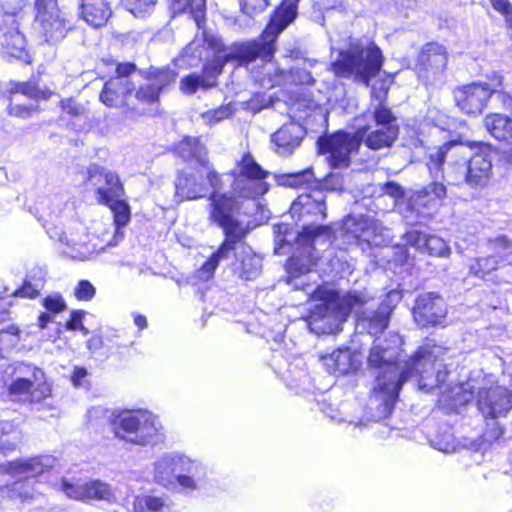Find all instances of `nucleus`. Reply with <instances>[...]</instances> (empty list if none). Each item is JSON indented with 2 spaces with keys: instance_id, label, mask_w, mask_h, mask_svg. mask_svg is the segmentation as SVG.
Listing matches in <instances>:
<instances>
[{
  "instance_id": "nucleus-1",
  "label": "nucleus",
  "mask_w": 512,
  "mask_h": 512,
  "mask_svg": "<svg viewBox=\"0 0 512 512\" xmlns=\"http://www.w3.org/2000/svg\"><path fill=\"white\" fill-rule=\"evenodd\" d=\"M401 338L389 334V338H376L370 349L368 364L377 370L370 407L376 408L373 420L386 418L392 411L399 391L410 378H417L421 390L429 392L446 381L449 373L446 355L449 349L426 344L409 360L401 361Z\"/></svg>"
},
{
  "instance_id": "nucleus-2",
  "label": "nucleus",
  "mask_w": 512,
  "mask_h": 512,
  "mask_svg": "<svg viewBox=\"0 0 512 512\" xmlns=\"http://www.w3.org/2000/svg\"><path fill=\"white\" fill-rule=\"evenodd\" d=\"M479 144L480 150L474 154H467V149L462 145H452L451 150L458 158L448 163L445 172L443 164L446 153L442 148L431 153L427 163L431 176L435 180L440 176L451 185H467L474 189L487 186L492 177V146L485 143ZM445 196L444 184L434 181L416 191L414 200L419 205L428 207Z\"/></svg>"
},
{
  "instance_id": "nucleus-3",
  "label": "nucleus",
  "mask_w": 512,
  "mask_h": 512,
  "mask_svg": "<svg viewBox=\"0 0 512 512\" xmlns=\"http://www.w3.org/2000/svg\"><path fill=\"white\" fill-rule=\"evenodd\" d=\"M400 300L401 294L397 291H390L381 304L362 292H349L337 301L321 305L319 314H312L308 325L316 334H329L354 311L357 317L356 329L361 333L377 335L388 327L391 312Z\"/></svg>"
},
{
  "instance_id": "nucleus-4",
  "label": "nucleus",
  "mask_w": 512,
  "mask_h": 512,
  "mask_svg": "<svg viewBox=\"0 0 512 512\" xmlns=\"http://www.w3.org/2000/svg\"><path fill=\"white\" fill-rule=\"evenodd\" d=\"M20 439V431L13 422L0 421V473H7L15 478L13 483L1 488V495L3 498L23 503L35 497L33 479L52 468L56 459L44 455L5 463L4 457L16 448Z\"/></svg>"
},
{
  "instance_id": "nucleus-5",
  "label": "nucleus",
  "mask_w": 512,
  "mask_h": 512,
  "mask_svg": "<svg viewBox=\"0 0 512 512\" xmlns=\"http://www.w3.org/2000/svg\"><path fill=\"white\" fill-rule=\"evenodd\" d=\"M209 201V220L223 230L225 239L198 270V278L204 281L213 276L221 261L229 259L231 255H239L236 251L249 233L241 218V204L237 200L227 194L214 193L210 195Z\"/></svg>"
},
{
  "instance_id": "nucleus-6",
  "label": "nucleus",
  "mask_w": 512,
  "mask_h": 512,
  "mask_svg": "<svg viewBox=\"0 0 512 512\" xmlns=\"http://www.w3.org/2000/svg\"><path fill=\"white\" fill-rule=\"evenodd\" d=\"M270 175L252 157L250 153L243 155L237 164V169L231 174L219 175L216 171H209L207 180L214 189L213 193L227 194L241 204V218L248 212L240 198L256 199L269 190L266 182Z\"/></svg>"
},
{
  "instance_id": "nucleus-7",
  "label": "nucleus",
  "mask_w": 512,
  "mask_h": 512,
  "mask_svg": "<svg viewBox=\"0 0 512 512\" xmlns=\"http://www.w3.org/2000/svg\"><path fill=\"white\" fill-rule=\"evenodd\" d=\"M299 1L283 0L257 39L235 45L233 51L235 58L246 64L260 59L261 62L268 65L275 53L276 39L297 16Z\"/></svg>"
},
{
  "instance_id": "nucleus-8",
  "label": "nucleus",
  "mask_w": 512,
  "mask_h": 512,
  "mask_svg": "<svg viewBox=\"0 0 512 512\" xmlns=\"http://www.w3.org/2000/svg\"><path fill=\"white\" fill-rule=\"evenodd\" d=\"M301 229L294 230L285 223L274 226V253L284 255L293 252L286 264L288 284H293V281L309 272L312 265L316 264L313 260V250H316V245L322 240L314 234L304 233V228Z\"/></svg>"
},
{
  "instance_id": "nucleus-9",
  "label": "nucleus",
  "mask_w": 512,
  "mask_h": 512,
  "mask_svg": "<svg viewBox=\"0 0 512 512\" xmlns=\"http://www.w3.org/2000/svg\"><path fill=\"white\" fill-rule=\"evenodd\" d=\"M382 64V51L375 43L353 40L347 49L340 50L339 57L331 66L336 76L368 86L380 72Z\"/></svg>"
},
{
  "instance_id": "nucleus-10",
  "label": "nucleus",
  "mask_w": 512,
  "mask_h": 512,
  "mask_svg": "<svg viewBox=\"0 0 512 512\" xmlns=\"http://www.w3.org/2000/svg\"><path fill=\"white\" fill-rule=\"evenodd\" d=\"M66 210H69L68 205H65L63 210L50 211L47 215H42L40 220H43V226L46 232L53 240H57L64 246L63 252L72 259L84 261L91 259L99 251L96 245L91 243L89 234L83 223L78 220H70L63 222L62 218Z\"/></svg>"
},
{
  "instance_id": "nucleus-11",
  "label": "nucleus",
  "mask_w": 512,
  "mask_h": 512,
  "mask_svg": "<svg viewBox=\"0 0 512 512\" xmlns=\"http://www.w3.org/2000/svg\"><path fill=\"white\" fill-rule=\"evenodd\" d=\"M355 133L359 144L378 151L390 148L399 135L398 119L389 107L378 106L372 113L355 119Z\"/></svg>"
},
{
  "instance_id": "nucleus-12",
  "label": "nucleus",
  "mask_w": 512,
  "mask_h": 512,
  "mask_svg": "<svg viewBox=\"0 0 512 512\" xmlns=\"http://www.w3.org/2000/svg\"><path fill=\"white\" fill-rule=\"evenodd\" d=\"M112 425L116 437L134 445L155 444L162 436L158 417L147 410L121 412L114 417Z\"/></svg>"
},
{
  "instance_id": "nucleus-13",
  "label": "nucleus",
  "mask_w": 512,
  "mask_h": 512,
  "mask_svg": "<svg viewBox=\"0 0 512 512\" xmlns=\"http://www.w3.org/2000/svg\"><path fill=\"white\" fill-rule=\"evenodd\" d=\"M326 195L321 189H314L308 193L299 195L291 204L290 213L292 218L302 223L304 233L315 236L330 242L332 230L329 226L318 224L326 218Z\"/></svg>"
},
{
  "instance_id": "nucleus-14",
  "label": "nucleus",
  "mask_w": 512,
  "mask_h": 512,
  "mask_svg": "<svg viewBox=\"0 0 512 512\" xmlns=\"http://www.w3.org/2000/svg\"><path fill=\"white\" fill-rule=\"evenodd\" d=\"M503 78L498 72L487 75V81H477L464 85L455 92V100L459 109L467 115H478L486 107L489 98L497 94L507 100L506 95L501 94Z\"/></svg>"
},
{
  "instance_id": "nucleus-15",
  "label": "nucleus",
  "mask_w": 512,
  "mask_h": 512,
  "mask_svg": "<svg viewBox=\"0 0 512 512\" xmlns=\"http://www.w3.org/2000/svg\"><path fill=\"white\" fill-rule=\"evenodd\" d=\"M0 365V376L7 379V387L11 394H24L32 391L33 399L40 400L49 395L44 372L25 362H15L3 369Z\"/></svg>"
},
{
  "instance_id": "nucleus-16",
  "label": "nucleus",
  "mask_w": 512,
  "mask_h": 512,
  "mask_svg": "<svg viewBox=\"0 0 512 512\" xmlns=\"http://www.w3.org/2000/svg\"><path fill=\"white\" fill-rule=\"evenodd\" d=\"M340 237L343 239V244L348 246L361 245V243L382 246L390 243V230L368 216L349 215L343 220Z\"/></svg>"
},
{
  "instance_id": "nucleus-17",
  "label": "nucleus",
  "mask_w": 512,
  "mask_h": 512,
  "mask_svg": "<svg viewBox=\"0 0 512 512\" xmlns=\"http://www.w3.org/2000/svg\"><path fill=\"white\" fill-rule=\"evenodd\" d=\"M134 63H119L116 67V75L111 77L100 93V100L108 107L119 105L133 106L132 98L135 90V83L131 76L136 72Z\"/></svg>"
},
{
  "instance_id": "nucleus-18",
  "label": "nucleus",
  "mask_w": 512,
  "mask_h": 512,
  "mask_svg": "<svg viewBox=\"0 0 512 512\" xmlns=\"http://www.w3.org/2000/svg\"><path fill=\"white\" fill-rule=\"evenodd\" d=\"M35 8V28L45 40L52 43L62 40L71 29V23L66 21L56 4L51 0H36Z\"/></svg>"
},
{
  "instance_id": "nucleus-19",
  "label": "nucleus",
  "mask_w": 512,
  "mask_h": 512,
  "mask_svg": "<svg viewBox=\"0 0 512 512\" xmlns=\"http://www.w3.org/2000/svg\"><path fill=\"white\" fill-rule=\"evenodd\" d=\"M320 153L328 154V161L333 168L347 167L350 155L360 146L356 133L338 131L317 141Z\"/></svg>"
},
{
  "instance_id": "nucleus-20",
  "label": "nucleus",
  "mask_w": 512,
  "mask_h": 512,
  "mask_svg": "<svg viewBox=\"0 0 512 512\" xmlns=\"http://www.w3.org/2000/svg\"><path fill=\"white\" fill-rule=\"evenodd\" d=\"M53 94L52 90L46 86H40L35 80L31 79L27 82L15 83L10 90V103L8 112L12 116L26 119L31 116L32 112L36 110L37 105L34 103H22L23 96L30 100H46Z\"/></svg>"
},
{
  "instance_id": "nucleus-21",
  "label": "nucleus",
  "mask_w": 512,
  "mask_h": 512,
  "mask_svg": "<svg viewBox=\"0 0 512 512\" xmlns=\"http://www.w3.org/2000/svg\"><path fill=\"white\" fill-rule=\"evenodd\" d=\"M447 315V305L439 293L425 292L416 298L413 317L418 326L426 328L440 325Z\"/></svg>"
},
{
  "instance_id": "nucleus-22",
  "label": "nucleus",
  "mask_w": 512,
  "mask_h": 512,
  "mask_svg": "<svg viewBox=\"0 0 512 512\" xmlns=\"http://www.w3.org/2000/svg\"><path fill=\"white\" fill-rule=\"evenodd\" d=\"M140 73L147 83L139 87L134 97L143 105L157 103L160 93L176 79L175 71L168 67H150Z\"/></svg>"
},
{
  "instance_id": "nucleus-23",
  "label": "nucleus",
  "mask_w": 512,
  "mask_h": 512,
  "mask_svg": "<svg viewBox=\"0 0 512 512\" xmlns=\"http://www.w3.org/2000/svg\"><path fill=\"white\" fill-rule=\"evenodd\" d=\"M476 403L479 412L485 418L497 419L504 417L512 408V393L502 386L480 388Z\"/></svg>"
},
{
  "instance_id": "nucleus-24",
  "label": "nucleus",
  "mask_w": 512,
  "mask_h": 512,
  "mask_svg": "<svg viewBox=\"0 0 512 512\" xmlns=\"http://www.w3.org/2000/svg\"><path fill=\"white\" fill-rule=\"evenodd\" d=\"M61 490L67 497L79 501L96 500L112 504L117 500L111 486L101 480L72 483L63 479L61 481Z\"/></svg>"
},
{
  "instance_id": "nucleus-25",
  "label": "nucleus",
  "mask_w": 512,
  "mask_h": 512,
  "mask_svg": "<svg viewBox=\"0 0 512 512\" xmlns=\"http://www.w3.org/2000/svg\"><path fill=\"white\" fill-rule=\"evenodd\" d=\"M447 51L438 43H427L421 49L418 56L416 71L418 77L425 83H431L437 79L447 65Z\"/></svg>"
},
{
  "instance_id": "nucleus-26",
  "label": "nucleus",
  "mask_w": 512,
  "mask_h": 512,
  "mask_svg": "<svg viewBox=\"0 0 512 512\" xmlns=\"http://www.w3.org/2000/svg\"><path fill=\"white\" fill-rule=\"evenodd\" d=\"M88 182L95 188L100 203L106 205L123 196V186L116 173L97 165L88 170Z\"/></svg>"
},
{
  "instance_id": "nucleus-27",
  "label": "nucleus",
  "mask_w": 512,
  "mask_h": 512,
  "mask_svg": "<svg viewBox=\"0 0 512 512\" xmlns=\"http://www.w3.org/2000/svg\"><path fill=\"white\" fill-rule=\"evenodd\" d=\"M207 475V467L201 460L178 453L176 483L182 490L193 492L200 489Z\"/></svg>"
},
{
  "instance_id": "nucleus-28",
  "label": "nucleus",
  "mask_w": 512,
  "mask_h": 512,
  "mask_svg": "<svg viewBox=\"0 0 512 512\" xmlns=\"http://www.w3.org/2000/svg\"><path fill=\"white\" fill-rule=\"evenodd\" d=\"M225 61L221 56H215L206 63L201 74L192 73L181 79L180 88L185 94H194L199 88L208 89L216 86Z\"/></svg>"
},
{
  "instance_id": "nucleus-29",
  "label": "nucleus",
  "mask_w": 512,
  "mask_h": 512,
  "mask_svg": "<svg viewBox=\"0 0 512 512\" xmlns=\"http://www.w3.org/2000/svg\"><path fill=\"white\" fill-rule=\"evenodd\" d=\"M45 283V272L41 268H34L27 275L23 285L11 291L10 288L0 281V300L6 296L20 298H35L43 289ZM9 313L6 309L0 308V323L8 319Z\"/></svg>"
},
{
  "instance_id": "nucleus-30",
  "label": "nucleus",
  "mask_w": 512,
  "mask_h": 512,
  "mask_svg": "<svg viewBox=\"0 0 512 512\" xmlns=\"http://www.w3.org/2000/svg\"><path fill=\"white\" fill-rule=\"evenodd\" d=\"M1 22L11 26L0 35L3 52L16 59H25L27 57V42L24 35L19 31L17 16L15 14H5Z\"/></svg>"
},
{
  "instance_id": "nucleus-31",
  "label": "nucleus",
  "mask_w": 512,
  "mask_h": 512,
  "mask_svg": "<svg viewBox=\"0 0 512 512\" xmlns=\"http://www.w3.org/2000/svg\"><path fill=\"white\" fill-rule=\"evenodd\" d=\"M489 245L495 254L487 257L476 258L469 265L470 274L481 279H484L489 273L498 268L500 261H503L502 251H506L511 248V242L505 236H499L490 240Z\"/></svg>"
},
{
  "instance_id": "nucleus-32",
  "label": "nucleus",
  "mask_w": 512,
  "mask_h": 512,
  "mask_svg": "<svg viewBox=\"0 0 512 512\" xmlns=\"http://www.w3.org/2000/svg\"><path fill=\"white\" fill-rule=\"evenodd\" d=\"M305 134L304 127L299 123L284 124L271 136L275 152L281 156L291 155L301 145Z\"/></svg>"
},
{
  "instance_id": "nucleus-33",
  "label": "nucleus",
  "mask_w": 512,
  "mask_h": 512,
  "mask_svg": "<svg viewBox=\"0 0 512 512\" xmlns=\"http://www.w3.org/2000/svg\"><path fill=\"white\" fill-rule=\"evenodd\" d=\"M324 368L328 373L341 376L356 371L360 366L358 355L350 348L338 349L322 357Z\"/></svg>"
},
{
  "instance_id": "nucleus-34",
  "label": "nucleus",
  "mask_w": 512,
  "mask_h": 512,
  "mask_svg": "<svg viewBox=\"0 0 512 512\" xmlns=\"http://www.w3.org/2000/svg\"><path fill=\"white\" fill-rule=\"evenodd\" d=\"M207 191L204 182L193 174L180 172L175 180L174 197L177 202L204 197Z\"/></svg>"
},
{
  "instance_id": "nucleus-35",
  "label": "nucleus",
  "mask_w": 512,
  "mask_h": 512,
  "mask_svg": "<svg viewBox=\"0 0 512 512\" xmlns=\"http://www.w3.org/2000/svg\"><path fill=\"white\" fill-rule=\"evenodd\" d=\"M111 14V8L106 0H82V18L92 27L105 25Z\"/></svg>"
},
{
  "instance_id": "nucleus-36",
  "label": "nucleus",
  "mask_w": 512,
  "mask_h": 512,
  "mask_svg": "<svg viewBox=\"0 0 512 512\" xmlns=\"http://www.w3.org/2000/svg\"><path fill=\"white\" fill-rule=\"evenodd\" d=\"M313 257V260L316 264H313L312 267L318 266L319 262L328 260L329 268L335 275L343 276L347 273L350 274L354 269L353 263L348 259L346 248H340L337 252H334L333 250H327L321 256L318 255V251L316 249L313 250Z\"/></svg>"
},
{
  "instance_id": "nucleus-37",
  "label": "nucleus",
  "mask_w": 512,
  "mask_h": 512,
  "mask_svg": "<svg viewBox=\"0 0 512 512\" xmlns=\"http://www.w3.org/2000/svg\"><path fill=\"white\" fill-rule=\"evenodd\" d=\"M484 126L493 138L512 145V118L501 113H491L484 118Z\"/></svg>"
},
{
  "instance_id": "nucleus-38",
  "label": "nucleus",
  "mask_w": 512,
  "mask_h": 512,
  "mask_svg": "<svg viewBox=\"0 0 512 512\" xmlns=\"http://www.w3.org/2000/svg\"><path fill=\"white\" fill-rule=\"evenodd\" d=\"M220 46V39L204 30L202 32L201 39L196 37L183 49V56L192 57L195 60H202L204 57L208 56V48L213 50V52H218L220 50Z\"/></svg>"
},
{
  "instance_id": "nucleus-39",
  "label": "nucleus",
  "mask_w": 512,
  "mask_h": 512,
  "mask_svg": "<svg viewBox=\"0 0 512 512\" xmlns=\"http://www.w3.org/2000/svg\"><path fill=\"white\" fill-rule=\"evenodd\" d=\"M177 460L178 452H171L162 455L154 462V479L157 483L168 486L173 480L176 481Z\"/></svg>"
},
{
  "instance_id": "nucleus-40",
  "label": "nucleus",
  "mask_w": 512,
  "mask_h": 512,
  "mask_svg": "<svg viewBox=\"0 0 512 512\" xmlns=\"http://www.w3.org/2000/svg\"><path fill=\"white\" fill-rule=\"evenodd\" d=\"M240 265L237 268L238 275L241 279L250 281L256 279L262 269V261L256 256L249 247L241 245V251L237 255Z\"/></svg>"
},
{
  "instance_id": "nucleus-41",
  "label": "nucleus",
  "mask_w": 512,
  "mask_h": 512,
  "mask_svg": "<svg viewBox=\"0 0 512 512\" xmlns=\"http://www.w3.org/2000/svg\"><path fill=\"white\" fill-rule=\"evenodd\" d=\"M175 151L184 161H195L201 165L206 162V148L198 138L185 137L176 145Z\"/></svg>"
},
{
  "instance_id": "nucleus-42",
  "label": "nucleus",
  "mask_w": 512,
  "mask_h": 512,
  "mask_svg": "<svg viewBox=\"0 0 512 512\" xmlns=\"http://www.w3.org/2000/svg\"><path fill=\"white\" fill-rule=\"evenodd\" d=\"M132 512H170L167 501L162 496L141 494L134 498Z\"/></svg>"
},
{
  "instance_id": "nucleus-43",
  "label": "nucleus",
  "mask_w": 512,
  "mask_h": 512,
  "mask_svg": "<svg viewBox=\"0 0 512 512\" xmlns=\"http://www.w3.org/2000/svg\"><path fill=\"white\" fill-rule=\"evenodd\" d=\"M206 0H172L173 13L189 11L198 29L202 28L205 19Z\"/></svg>"
},
{
  "instance_id": "nucleus-44",
  "label": "nucleus",
  "mask_w": 512,
  "mask_h": 512,
  "mask_svg": "<svg viewBox=\"0 0 512 512\" xmlns=\"http://www.w3.org/2000/svg\"><path fill=\"white\" fill-rule=\"evenodd\" d=\"M274 180L279 186L300 187L309 186L314 181V174L311 168L298 172L274 174Z\"/></svg>"
},
{
  "instance_id": "nucleus-45",
  "label": "nucleus",
  "mask_w": 512,
  "mask_h": 512,
  "mask_svg": "<svg viewBox=\"0 0 512 512\" xmlns=\"http://www.w3.org/2000/svg\"><path fill=\"white\" fill-rule=\"evenodd\" d=\"M392 80L390 76L376 80L371 86V103L365 113H372L378 106L388 107L385 102L390 89Z\"/></svg>"
},
{
  "instance_id": "nucleus-46",
  "label": "nucleus",
  "mask_w": 512,
  "mask_h": 512,
  "mask_svg": "<svg viewBox=\"0 0 512 512\" xmlns=\"http://www.w3.org/2000/svg\"><path fill=\"white\" fill-rule=\"evenodd\" d=\"M20 329L11 325L0 331V360L5 359L20 342Z\"/></svg>"
},
{
  "instance_id": "nucleus-47",
  "label": "nucleus",
  "mask_w": 512,
  "mask_h": 512,
  "mask_svg": "<svg viewBox=\"0 0 512 512\" xmlns=\"http://www.w3.org/2000/svg\"><path fill=\"white\" fill-rule=\"evenodd\" d=\"M61 107L63 112L76 118L80 122L78 124L80 129H85L87 126H89V113L83 104L77 102L73 98H68L61 101Z\"/></svg>"
},
{
  "instance_id": "nucleus-48",
  "label": "nucleus",
  "mask_w": 512,
  "mask_h": 512,
  "mask_svg": "<svg viewBox=\"0 0 512 512\" xmlns=\"http://www.w3.org/2000/svg\"><path fill=\"white\" fill-rule=\"evenodd\" d=\"M111 208L114 216V223L116 225V236L123 237V233L120 232V229L124 227L130 221V208L129 205L118 198L114 200L110 204H106Z\"/></svg>"
},
{
  "instance_id": "nucleus-49",
  "label": "nucleus",
  "mask_w": 512,
  "mask_h": 512,
  "mask_svg": "<svg viewBox=\"0 0 512 512\" xmlns=\"http://www.w3.org/2000/svg\"><path fill=\"white\" fill-rule=\"evenodd\" d=\"M234 112L231 103L222 105L216 109H211L203 112L200 116L203 122L207 125H215L220 121L229 118Z\"/></svg>"
},
{
  "instance_id": "nucleus-50",
  "label": "nucleus",
  "mask_w": 512,
  "mask_h": 512,
  "mask_svg": "<svg viewBox=\"0 0 512 512\" xmlns=\"http://www.w3.org/2000/svg\"><path fill=\"white\" fill-rule=\"evenodd\" d=\"M424 251H427L430 255L439 257H446L450 254V248L446 242L435 235L427 236Z\"/></svg>"
},
{
  "instance_id": "nucleus-51",
  "label": "nucleus",
  "mask_w": 512,
  "mask_h": 512,
  "mask_svg": "<svg viewBox=\"0 0 512 512\" xmlns=\"http://www.w3.org/2000/svg\"><path fill=\"white\" fill-rule=\"evenodd\" d=\"M125 8L136 17H144L149 13L156 0H122Z\"/></svg>"
},
{
  "instance_id": "nucleus-52",
  "label": "nucleus",
  "mask_w": 512,
  "mask_h": 512,
  "mask_svg": "<svg viewBox=\"0 0 512 512\" xmlns=\"http://www.w3.org/2000/svg\"><path fill=\"white\" fill-rule=\"evenodd\" d=\"M270 5V0H240L241 10L248 16L262 13Z\"/></svg>"
},
{
  "instance_id": "nucleus-53",
  "label": "nucleus",
  "mask_w": 512,
  "mask_h": 512,
  "mask_svg": "<svg viewBox=\"0 0 512 512\" xmlns=\"http://www.w3.org/2000/svg\"><path fill=\"white\" fill-rule=\"evenodd\" d=\"M475 388L470 383H462L456 387L455 403L465 405L474 399Z\"/></svg>"
},
{
  "instance_id": "nucleus-54",
  "label": "nucleus",
  "mask_w": 512,
  "mask_h": 512,
  "mask_svg": "<svg viewBox=\"0 0 512 512\" xmlns=\"http://www.w3.org/2000/svg\"><path fill=\"white\" fill-rule=\"evenodd\" d=\"M96 293L95 287L88 280H80L74 289V295L78 300L89 301Z\"/></svg>"
},
{
  "instance_id": "nucleus-55",
  "label": "nucleus",
  "mask_w": 512,
  "mask_h": 512,
  "mask_svg": "<svg viewBox=\"0 0 512 512\" xmlns=\"http://www.w3.org/2000/svg\"><path fill=\"white\" fill-rule=\"evenodd\" d=\"M427 236L428 235H426L420 231L411 230V231H408L405 233L404 239L406 241V244L423 252Z\"/></svg>"
},
{
  "instance_id": "nucleus-56",
  "label": "nucleus",
  "mask_w": 512,
  "mask_h": 512,
  "mask_svg": "<svg viewBox=\"0 0 512 512\" xmlns=\"http://www.w3.org/2000/svg\"><path fill=\"white\" fill-rule=\"evenodd\" d=\"M84 316H85V312L82 310L72 311L70 314V319L66 323V328L68 330H72V331L79 330L84 335H88L89 330L86 327H84L82 324V320H83Z\"/></svg>"
},
{
  "instance_id": "nucleus-57",
  "label": "nucleus",
  "mask_w": 512,
  "mask_h": 512,
  "mask_svg": "<svg viewBox=\"0 0 512 512\" xmlns=\"http://www.w3.org/2000/svg\"><path fill=\"white\" fill-rule=\"evenodd\" d=\"M44 307L52 313H59L66 308L65 301L63 297L59 294H53L47 296L43 300Z\"/></svg>"
},
{
  "instance_id": "nucleus-58",
  "label": "nucleus",
  "mask_w": 512,
  "mask_h": 512,
  "mask_svg": "<svg viewBox=\"0 0 512 512\" xmlns=\"http://www.w3.org/2000/svg\"><path fill=\"white\" fill-rule=\"evenodd\" d=\"M492 7L505 17L506 23L512 25V5L508 0H490Z\"/></svg>"
},
{
  "instance_id": "nucleus-59",
  "label": "nucleus",
  "mask_w": 512,
  "mask_h": 512,
  "mask_svg": "<svg viewBox=\"0 0 512 512\" xmlns=\"http://www.w3.org/2000/svg\"><path fill=\"white\" fill-rule=\"evenodd\" d=\"M382 192L385 195H389L394 199H399L404 196L403 188L395 182H387L382 187Z\"/></svg>"
},
{
  "instance_id": "nucleus-60",
  "label": "nucleus",
  "mask_w": 512,
  "mask_h": 512,
  "mask_svg": "<svg viewBox=\"0 0 512 512\" xmlns=\"http://www.w3.org/2000/svg\"><path fill=\"white\" fill-rule=\"evenodd\" d=\"M87 376V370L82 367H75L71 376V381L75 387H80L83 384V379Z\"/></svg>"
},
{
  "instance_id": "nucleus-61",
  "label": "nucleus",
  "mask_w": 512,
  "mask_h": 512,
  "mask_svg": "<svg viewBox=\"0 0 512 512\" xmlns=\"http://www.w3.org/2000/svg\"><path fill=\"white\" fill-rule=\"evenodd\" d=\"M326 186L334 190L342 188L341 178L338 175H330L326 179Z\"/></svg>"
},
{
  "instance_id": "nucleus-62",
  "label": "nucleus",
  "mask_w": 512,
  "mask_h": 512,
  "mask_svg": "<svg viewBox=\"0 0 512 512\" xmlns=\"http://www.w3.org/2000/svg\"><path fill=\"white\" fill-rule=\"evenodd\" d=\"M134 324L139 330H144L147 327V319L144 315L137 314L134 316Z\"/></svg>"
},
{
  "instance_id": "nucleus-63",
  "label": "nucleus",
  "mask_w": 512,
  "mask_h": 512,
  "mask_svg": "<svg viewBox=\"0 0 512 512\" xmlns=\"http://www.w3.org/2000/svg\"><path fill=\"white\" fill-rule=\"evenodd\" d=\"M52 317L48 313H41L38 318L39 327L41 329L46 328L47 324L51 321Z\"/></svg>"
},
{
  "instance_id": "nucleus-64",
  "label": "nucleus",
  "mask_w": 512,
  "mask_h": 512,
  "mask_svg": "<svg viewBox=\"0 0 512 512\" xmlns=\"http://www.w3.org/2000/svg\"><path fill=\"white\" fill-rule=\"evenodd\" d=\"M501 159L507 164H512V150L503 151Z\"/></svg>"
}]
</instances>
